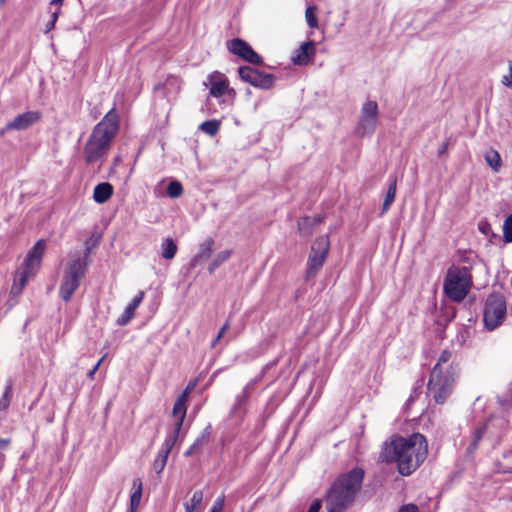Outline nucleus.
<instances>
[{
    "mask_svg": "<svg viewBox=\"0 0 512 512\" xmlns=\"http://www.w3.org/2000/svg\"><path fill=\"white\" fill-rule=\"evenodd\" d=\"M427 454L426 438L420 433H414L407 438L393 436L384 443L379 458L383 462H395L398 472L408 476L424 462Z\"/></svg>",
    "mask_w": 512,
    "mask_h": 512,
    "instance_id": "1",
    "label": "nucleus"
},
{
    "mask_svg": "<svg viewBox=\"0 0 512 512\" xmlns=\"http://www.w3.org/2000/svg\"><path fill=\"white\" fill-rule=\"evenodd\" d=\"M118 129V115L113 107L93 128L85 143L83 157L87 164L102 163L105 160Z\"/></svg>",
    "mask_w": 512,
    "mask_h": 512,
    "instance_id": "2",
    "label": "nucleus"
},
{
    "mask_svg": "<svg viewBox=\"0 0 512 512\" xmlns=\"http://www.w3.org/2000/svg\"><path fill=\"white\" fill-rule=\"evenodd\" d=\"M363 475L361 469H353L334 482L326 494L327 512H345L361 488Z\"/></svg>",
    "mask_w": 512,
    "mask_h": 512,
    "instance_id": "3",
    "label": "nucleus"
},
{
    "mask_svg": "<svg viewBox=\"0 0 512 512\" xmlns=\"http://www.w3.org/2000/svg\"><path fill=\"white\" fill-rule=\"evenodd\" d=\"M46 249V242L38 240L27 253L22 265L15 272L14 280L10 290V299L15 304L17 298L22 294L30 279L38 273Z\"/></svg>",
    "mask_w": 512,
    "mask_h": 512,
    "instance_id": "4",
    "label": "nucleus"
},
{
    "mask_svg": "<svg viewBox=\"0 0 512 512\" xmlns=\"http://www.w3.org/2000/svg\"><path fill=\"white\" fill-rule=\"evenodd\" d=\"M88 266L87 254L70 255L64 269L63 278L59 288V295L64 301H69L78 289L81 279L84 277Z\"/></svg>",
    "mask_w": 512,
    "mask_h": 512,
    "instance_id": "5",
    "label": "nucleus"
},
{
    "mask_svg": "<svg viewBox=\"0 0 512 512\" xmlns=\"http://www.w3.org/2000/svg\"><path fill=\"white\" fill-rule=\"evenodd\" d=\"M472 286V276L467 267H451L446 274L443 290L455 302H461Z\"/></svg>",
    "mask_w": 512,
    "mask_h": 512,
    "instance_id": "6",
    "label": "nucleus"
},
{
    "mask_svg": "<svg viewBox=\"0 0 512 512\" xmlns=\"http://www.w3.org/2000/svg\"><path fill=\"white\" fill-rule=\"evenodd\" d=\"M458 376L459 369L449 368L445 372L439 368L432 369L427 389L436 403L443 404L446 401Z\"/></svg>",
    "mask_w": 512,
    "mask_h": 512,
    "instance_id": "7",
    "label": "nucleus"
},
{
    "mask_svg": "<svg viewBox=\"0 0 512 512\" xmlns=\"http://www.w3.org/2000/svg\"><path fill=\"white\" fill-rule=\"evenodd\" d=\"M379 123V108L376 101L367 100L361 107L355 133L358 137H371Z\"/></svg>",
    "mask_w": 512,
    "mask_h": 512,
    "instance_id": "8",
    "label": "nucleus"
},
{
    "mask_svg": "<svg viewBox=\"0 0 512 512\" xmlns=\"http://www.w3.org/2000/svg\"><path fill=\"white\" fill-rule=\"evenodd\" d=\"M507 314L506 302L502 295L491 294L488 296L484 307L485 327L492 331L499 327Z\"/></svg>",
    "mask_w": 512,
    "mask_h": 512,
    "instance_id": "9",
    "label": "nucleus"
},
{
    "mask_svg": "<svg viewBox=\"0 0 512 512\" xmlns=\"http://www.w3.org/2000/svg\"><path fill=\"white\" fill-rule=\"evenodd\" d=\"M329 239L327 236L318 237L311 246L306 264V279L314 278L323 267L328 252Z\"/></svg>",
    "mask_w": 512,
    "mask_h": 512,
    "instance_id": "10",
    "label": "nucleus"
},
{
    "mask_svg": "<svg viewBox=\"0 0 512 512\" xmlns=\"http://www.w3.org/2000/svg\"><path fill=\"white\" fill-rule=\"evenodd\" d=\"M238 73L244 82L257 88L269 89L274 83V76L258 66H239Z\"/></svg>",
    "mask_w": 512,
    "mask_h": 512,
    "instance_id": "11",
    "label": "nucleus"
},
{
    "mask_svg": "<svg viewBox=\"0 0 512 512\" xmlns=\"http://www.w3.org/2000/svg\"><path fill=\"white\" fill-rule=\"evenodd\" d=\"M40 119L41 113L39 111H27L19 114L0 130V136H4L10 131L26 130L37 123Z\"/></svg>",
    "mask_w": 512,
    "mask_h": 512,
    "instance_id": "12",
    "label": "nucleus"
},
{
    "mask_svg": "<svg viewBox=\"0 0 512 512\" xmlns=\"http://www.w3.org/2000/svg\"><path fill=\"white\" fill-rule=\"evenodd\" d=\"M228 50L249 64H262L263 59L244 40L236 38L227 42Z\"/></svg>",
    "mask_w": 512,
    "mask_h": 512,
    "instance_id": "13",
    "label": "nucleus"
},
{
    "mask_svg": "<svg viewBox=\"0 0 512 512\" xmlns=\"http://www.w3.org/2000/svg\"><path fill=\"white\" fill-rule=\"evenodd\" d=\"M177 437L175 435H168L163 442L154 462H153V469L156 473H161L167 463L168 456L174 447L175 443L177 442Z\"/></svg>",
    "mask_w": 512,
    "mask_h": 512,
    "instance_id": "14",
    "label": "nucleus"
},
{
    "mask_svg": "<svg viewBox=\"0 0 512 512\" xmlns=\"http://www.w3.org/2000/svg\"><path fill=\"white\" fill-rule=\"evenodd\" d=\"M186 403L187 400L185 395H181L177 398L172 411V416L175 418L174 428L169 435H175L178 438L180 430L183 425V421L186 417Z\"/></svg>",
    "mask_w": 512,
    "mask_h": 512,
    "instance_id": "15",
    "label": "nucleus"
},
{
    "mask_svg": "<svg viewBox=\"0 0 512 512\" xmlns=\"http://www.w3.org/2000/svg\"><path fill=\"white\" fill-rule=\"evenodd\" d=\"M315 44L313 42L303 43L292 55V64H308L313 60Z\"/></svg>",
    "mask_w": 512,
    "mask_h": 512,
    "instance_id": "16",
    "label": "nucleus"
},
{
    "mask_svg": "<svg viewBox=\"0 0 512 512\" xmlns=\"http://www.w3.org/2000/svg\"><path fill=\"white\" fill-rule=\"evenodd\" d=\"M214 247V240L212 238L205 239L198 248V252L190 261V267L194 268L201 262L210 258Z\"/></svg>",
    "mask_w": 512,
    "mask_h": 512,
    "instance_id": "17",
    "label": "nucleus"
},
{
    "mask_svg": "<svg viewBox=\"0 0 512 512\" xmlns=\"http://www.w3.org/2000/svg\"><path fill=\"white\" fill-rule=\"evenodd\" d=\"M144 292L139 291L138 294L132 299L129 305L125 308L123 314L118 318L117 323L119 325H126L135 315V310L138 308L140 303L143 301Z\"/></svg>",
    "mask_w": 512,
    "mask_h": 512,
    "instance_id": "18",
    "label": "nucleus"
},
{
    "mask_svg": "<svg viewBox=\"0 0 512 512\" xmlns=\"http://www.w3.org/2000/svg\"><path fill=\"white\" fill-rule=\"evenodd\" d=\"M210 94L214 97L224 95L228 90L227 78L219 73H215L210 77Z\"/></svg>",
    "mask_w": 512,
    "mask_h": 512,
    "instance_id": "19",
    "label": "nucleus"
},
{
    "mask_svg": "<svg viewBox=\"0 0 512 512\" xmlns=\"http://www.w3.org/2000/svg\"><path fill=\"white\" fill-rule=\"evenodd\" d=\"M113 191V186L108 182L97 184L93 190V200L96 203L103 204L112 197Z\"/></svg>",
    "mask_w": 512,
    "mask_h": 512,
    "instance_id": "20",
    "label": "nucleus"
},
{
    "mask_svg": "<svg viewBox=\"0 0 512 512\" xmlns=\"http://www.w3.org/2000/svg\"><path fill=\"white\" fill-rule=\"evenodd\" d=\"M323 218L318 215L314 217H303L298 221V232L301 236H310L316 225L322 222Z\"/></svg>",
    "mask_w": 512,
    "mask_h": 512,
    "instance_id": "21",
    "label": "nucleus"
},
{
    "mask_svg": "<svg viewBox=\"0 0 512 512\" xmlns=\"http://www.w3.org/2000/svg\"><path fill=\"white\" fill-rule=\"evenodd\" d=\"M143 492V484L140 478H135L132 482V492L130 495L129 512H136L140 505Z\"/></svg>",
    "mask_w": 512,
    "mask_h": 512,
    "instance_id": "22",
    "label": "nucleus"
},
{
    "mask_svg": "<svg viewBox=\"0 0 512 512\" xmlns=\"http://www.w3.org/2000/svg\"><path fill=\"white\" fill-rule=\"evenodd\" d=\"M161 255L164 259L171 260L175 257L178 247L172 238H165L161 243Z\"/></svg>",
    "mask_w": 512,
    "mask_h": 512,
    "instance_id": "23",
    "label": "nucleus"
},
{
    "mask_svg": "<svg viewBox=\"0 0 512 512\" xmlns=\"http://www.w3.org/2000/svg\"><path fill=\"white\" fill-rule=\"evenodd\" d=\"M396 190H397V187H396V179H393L390 184H389V187L387 189V192H386V195H385V199H384V202H383V205H382V214L386 213L391 205L393 204L394 200H395V196H396Z\"/></svg>",
    "mask_w": 512,
    "mask_h": 512,
    "instance_id": "24",
    "label": "nucleus"
},
{
    "mask_svg": "<svg viewBox=\"0 0 512 512\" xmlns=\"http://www.w3.org/2000/svg\"><path fill=\"white\" fill-rule=\"evenodd\" d=\"M232 255V250H223L220 251L211 261L208 266V271L212 274L218 267H220L224 262L229 260Z\"/></svg>",
    "mask_w": 512,
    "mask_h": 512,
    "instance_id": "25",
    "label": "nucleus"
},
{
    "mask_svg": "<svg viewBox=\"0 0 512 512\" xmlns=\"http://www.w3.org/2000/svg\"><path fill=\"white\" fill-rule=\"evenodd\" d=\"M203 501V492L198 490L195 491L190 499V501L185 503V511L186 512H195L200 509V506Z\"/></svg>",
    "mask_w": 512,
    "mask_h": 512,
    "instance_id": "26",
    "label": "nucleus"
},
{
    "mask_svg": "<svg viewBox=\"0 0 512 512\" xmlns=\"http://www.w3.org/2000/svg\"><path fill=\"white\" fill-rule=\"evenodd\" d=\"M487 164L495 171H499L502 165L500 154L496 150H489L485 154Z\"/></svg>",
    "mask_w": 512,
    "mask_h": 512,
    "instance_id": "27",
    "label": "nucleus"
},
{
    "mask_svg": "<svg viewBox=\"0 0 512 512\" xmlns=\"http://www.w3.org/2000/svg\"><path fill=\"white\" fill-rule=\"evenodd\" d=\"M450 358H451V353L447 350H444L441 353L437 363L435 364V366L433 368H439L443 372H445L449 368L458 369L457 366L449 363Z\"/></svg>",
    "mask_w": 512,
    "mask_h": 512,
    "instance_id": "28",
    "label": "nucleus"
},
{
    "mask_svg": "<svg viewBox=\"0 0 512 512\" xmlns=\"http://www.w3.org/2000/svg\"><path fill=\"white\" fill-rule=\"evenodd\" d=\"M210 433L211 427L207 426L202 432V434L194 441V443L189 448H191V450L194 451V453H198L201 450V448L207 443Z\"/></svg>",
    "mask_w": 512,
    "mask_h": 512,
    "instance_id": "29",
    "label": "nucleus"
},
{
    "mask_svg": "<svg viewBox=\"0 0 512 512\" xmlns=\"http://www.w3.org/2000/svg\"><path fill=\"white\" fill-rule=\"evenodd\" d=\"M210 433L211 427L207 426L202 432V434L194 441V443L189 448H191V450L194 451V453H198L201 450V448L207 443Z\"/></svg>",
    "mask_w": 512,
    "mask_h": 512,
    "instance_id": "30",
    "label": "nucleus"
},
{
    "mask_svg": "<svg viewBox=\"0 0 512 512\" xmlns=\"http://www.w3.org/2000/svg\"><path fill=\"white\" fill-rule=\"evenodd\" d=\"M305 19L307 25L312 28H318V19H317V7L314 5H310L306 8L305 11Z\"/></svg>",
    "mask_w": 512,
    "mask_h": 512,
    "instance_id": "31",
    "label": "nucleus"
},
{
    "mask_svg": "<svg viewBox=\"0 0 512 512\" xmlns=\"http://www.w3.org/2000/svg\"><path fill=\"white\" fill-rule=\"evenodd\" d=\"M220 128V123L217 120H208L200 125V129L209 136L217 134Z\"/></svg>",
    "mask_w": 512,
    "mask_h": 512,
    "instance_id": "32",
    "label": "nucleus"
},
{
    "mask_svg": "<svg viewBox=\"0 0 512 512\" xmlns=\"http://www.w3.org/2000/svg\"><path fill=\"white\" fill-rule=\"evenodd\" d=\"M11 398H12V385L8 384L5 387V389L2 393V396L0 398V411H5L8 409L10 402H11Z\"/></svg>",
    "mask_w": 512,
    "mask_h": 512,
    "instance_id": "33",
    "label": "nucleus"
},
{
    "mask_svg": "<svg viewBox=\"0 0 512 512\" xmlns=\"http://www.w3.org/2000/svg\"><path fill=\"white\" fill-rule=\"evenodd\" d=\"M182 193H183V188H182V185L180 182L172 181L169 183V185L167 187V194L171 198H178L182 195Z\"/></svg>",
    "mask_w": 512,
    "mask_h": 512,
    "instance_id": "34",
    "label": "nucleus"
},
{
    "mask_svg": "<svg viewBox=\"0 0 512 512\" xmlns=\"http://www.w3.org/2000/svg\"><path fill=\"white\" fill-rule=\"evenodd\" d=\"M486 429H487L486 424H483L482 426L478 427L474 431L472 442H471V447L473 450L477 448L479 442L481 441L482 437L486 433Z\"/></svg>",
    "mask_w": 512,
    "mask_h": 512,
    "instance_id": "35",
    "label": "nucleus"
},
{
    "mask_svg": "<svg viewBox=\"0 0 512 512\" xmlns=\"http://www.w3.org/2000/svg\"><path fill=\"white\" fill-rule=\"evenodd\" d=\"M503 236L505 242H512V213L504 221Z\"/></svg>",
    "mask_w": 512,
    "mask_h": 512,
    "instance_id": "36",
    "label": "nucleus"
},
{
    "mask_svg": "<svg viewBox=\"0 0 512 512\" xmlns=\"http://www.w3.org/2000/svg\"><path fill=\"white\" fill-rule=\"evenodd\" d=\"M224 503H225V498L223 495H221L213 503V506H212L210 512H222Z\"/></svg>",
    "mask_w": 512,
    "mask_h": 512,
    "instance_id": "37",
    "label": "nucleus"
},
{
    "mask_svg": "<svg viewBox=\"0 0 512 512\" xmlns=\"http://www.w3.org/2000/svg\"><path fill=\"white\" fill-rule=\"evenodd\" d=\"M501 83L512 89V66H509L508 73L502 76Z\"/></svg>",
    "mask_w": 512,
    "mask_h": 512,
    "instance_id": "38",
    "label": "nucleus"
},
{
    "mask_svg": "<svg viewBox=\"0 0 512 512\" xmlns=\"http://www.w3.org/2000/svg\"><path fill=\"white\" fill-rule=\"evenodd\" d=\"M230 325L229 323H225L222 328L220 329V331L218 332L216 338L213 340L212 342V347H215L216 344L219 342V340L223 337L224 333L229 329Z\"/></svg>",
    "mask_w": 512,
    "mask_h": 512,
    "instance_id": "39",
    "label": "nucleus"
},
{
    "mask_svg": "<svg viewBox=\"0 0 512 512\" xmlns=\"http://www.w3.org/2000/svg\"><path fill=\"white\" fill-rule=\"evenodd\" d=\"M322 503L320 500H315L309 507L308 512H319L321 509Z\"/></svg>",
    "mask_w": 512,
    "mask_h": 512,
    "instance_id": "40",
    "label": "nucleus"
},
{
    "mask_svg": "<svg viewBox=\"0 0 512 512\" xmlns=\"http://www.w3.org/2000/svg\"><path fill=\"white\" fill-rule=\"evenodd\" d=\"M104 358H105V355L96 363V365L93 367V369L89 371V373H88V377L89 378L93 379L94 374L99 369V367H100L101 363L103 362Z\"/></svg>",
    "mask_w": 512,
    "mask_h": 512,
    "instance_id": "41",
    "label": "nucleus"
},
{
    "mask_svg": "<svg viewBox=\"0 0 512 512\" xmlns=\"http://www.w3.org/2000/svg\"><path fill=\"white\" fill-rule=\"evenodd\" d=\"M399 512H418V508L413 504H409V505L403 506L399 510Z\"/></svg>",
    "mask_w": 512,
    "mask_h": 512,
    "instance_id": "42",
    "label": "nucleus"
},
{
    "mask_svg": "<svg viewBox=\"0 0 512 512\" xmlns=\"http://www.w3.org/2000/svg\"><path fill=\"white\" fill-rule=\"evenodd\" d=\"M498 471L501 473H512V466L502 465L500 464L498 467Z\"/></svg>",
    "mask_w": 512,
    "mask_h": 512,
    "instance_id": "43",
    "label": "nucleus"
},
{
    "mask_svg": "<svg viewBox=\"0 0 512 512\" xmlns=\"http://www.w3.org/2000/svg\"><path fill=\"white\" fill-rule=\"evenodd\" d=\"M489 229H490V225L487 222L479 223V230L482 233L487 234Z\"/></svg>",
    "mask_w": 512,
    "mask_h": 512,
    "instance_id": "44",
    "label": "nucleus"
},
{
    "mask_svg": "<svg viewBox=\"0 0 512 512\" xmlns=\"http://www.w3.org/2000/svg\"><path fill=\"white\" fill-rule=\"evenodd\" d=\"M194 387H195L194 383H189L188 386L186 387L185 391L182 393V395L186 396V400H188V395L194 389Z\"/></svg>",
    "mask_w": 512,
    "mask_h": 512,
    "instance_id": "45",
    "label": "nucleus"
},
{
    "mask_svg": "<svg viewBox=\"0 0 512 512\" xmlns=\"http://www.w3.org/2000/svg\"><path fill=\"white\" fill-rule=\"evenodd\" d=\"M54 26H55V22H53V21H51V20H50V21L46 24V32L51 31V30L54 28Z\"/></svg>",
    "mask_w": 512,
    "mask_h": 512,
    "instance_id": "46",
    "label": "nucleus"
},
{
    "mask_svg": "<svg viewBox=\"0 0 512 512\" xmlns=\"http://www.w3.org/2000/svg\"><path fill=\"white\" fill-rule=\"evenodd\" d=\"M57 19H58V12L56 11L52 14L51 21L56 23Z\"/></svg>",
    "mask_w": 512,
    "mask_h": 512,
    "instance_id": "47",
    "label": "nucleus"
},
{
    "mask_svg": "<svg viewBox=\"0 0 512 512\" xmlns=\"http://www.w3.org/2000/svg\"><path fill=\"white\" fill-rule=\"evenodd\" d=\"M63 0H51L50 4L51 5H60L62 3Z\"/></svg>",
    "mask_w": 512,
    "mask_h": 512,
    "instance_id": "48",
    "label": "nucleus"
},
{
    "mask_svg": "<svg viewBox=\"0 0 512 512\" xmlns=\"http://www.w3.org/2000/svg\"><path fill=\"white\" fill-rule=\"evenodd\" d=\"M195 454L194 451L191 450V448H188L187 451L184 453L185 456H191Z\"/></svg>",
    "mask_w": 512,
    "mask_h": 512,
    "instance_id": "49",
    "label": "nucleus"
},
{
    "mask_svg": "<svg viewBox=\"0 0 512 512\" xmlns=\"http://www.w3.org/2000/svg\"><path fill=\"white\" fill-rule=\"evenodd\" d=\"M259 104H260V102H259V101H258V102H256V103L254 104V111H256V110L258 109Z\"/></svg>",
    "mask_w": 512,
    "mask_h": 512,
    "instance_id": "50",
    "label": "nucleus"
},
{
    "mask_svg": "<svg viewBox=\"0 0 512 512\" xmlns=\"http://www.w3.org/2000/svg\"><path fill=\"white\" fill-rule=\"evenodd\" d=\"M119 158L115 159V164H118Z\"/></svg>",
    "mask_w": 512,
    "mask_h": 512,
    "instance_id": "51",
    "label": "nucleus"
},
{
    "mask_svg": "<svg viewBox=\"0 0 512 512\" xmlns=\"http://www.w3.org/2000/svg\"><path fill=\"white\" fill-rule=\"evenodd\" d=\"M5 2V0H0V5L3 4Z\"/></svg>",
    "mask_w": 512,
    "mask_h": 512,
    "instance_id": "52",
    "label": "nucleus"
}]
</instances>
